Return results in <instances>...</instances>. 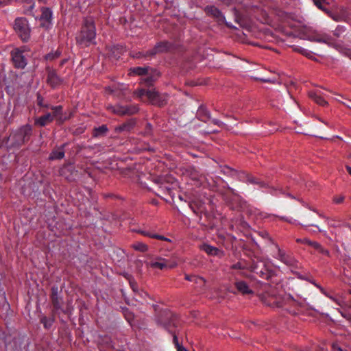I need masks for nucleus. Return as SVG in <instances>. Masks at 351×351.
<instances>
[{
  "mask_svg": "<svg viewBox=\"0 0 351 351\" xmlns=\"http://www.w3.org/2000/svg\"><path fill=\"white\" fill-rule=\"evenodd\" d=\"M108 89L109 90V91H110L111 93L113 92V90L110 89V88H108Z\"/></svg>",
  "mask_w": 351,
  "mask_h": 351,
  "instance_id": "nucleus-62",
  "label": "nucleus"
},
{
  "mask_svg": "<svg viewBox=\"0 0 351 351\" xmlns=\"http://www.w3.org/2000/svg\"><path fill=\"white\" fill-rule=\"evenodd\" d=\"M156 183L158 184V191L156 194L158 196L162 195H171L173 186L168 182H166L165 179L160 178L156 180Z\"/></svg>",
  "mask_w": 351,
  "mask_h": 351,
  "instance_id": "nucleus-12",
  "label": "nucleus"
},
{
  "mask_svg": "<svg viewBox=\"0 0 351 351\" xmlns=\"http://www.w3.org/2000/svg\"><path fill=\"white\" fill-rule=\"evenodd\" d=\"M254 271L256 273V274H259V272L258 271L256 270V268L254 269Z\"/></svg>",
  "mask_w": 351,
  "mask_h": 351,
  "instance_id": "nucleus-63",
  "label": "nucleus"
},
{
  "mask_svg": "<svg viewBox=\"0 0 351 351\" xmlns=\"http://www.w3.org/2000/svg\"><path fill=\"white\" fill-rule=\"evenodd\" d=\"M296 242L306 244L307 245H310L311 247H312V245L311 244V243H317V241H311V240L308 239L307 238L297 239Z\"/></svg>",
  "mask_w": 351,
  "mask_h": 351,
  "instance_id": "nucleus-37",
  "label": "nucleus"
},
{
  "mask_svg": "<svg viewBox=\"0 0 351 351\" xmlns=\"http://www.w3.org/2000/svg\"><path fill=\"white\" fill-rule=\"evenodd\" d=\"M160 73L156 69H151L149 73L145 75V77L141 78L140 84L145 86H152L154 83L159 78Z\"/></svg>",
  "mask_w": 351,
  "mask_h": 351,
  "instance_id": "nucleus-9",
  "label": "nucleus"
},
{
  "mask_svg": "<svg viewBox=\"0 0 351 351\" xmlns=\"http://www.w3.org/2000/svg\"><path fill=\"white\" fill-rule=\"evenodd\" d=\"M41 15L40 16V25L42 27L49 28L52 20L53 12L49 8H41Z\"/></svg>",
  "mask_w": 351,
  "mask_h": 351,
  "instance_id": "nucleus-10",
  "label": "nucleus"
},
{
  "mask_svg": "<svg viewBox=\"0 0 351 351\" xmlns=\"http://www.w3.org/2000/svg\"><path fill=\"white\" fill-rule=\"evenodd\" d=\"M206 11L207 12L208 14L212 15L215 18H220L221 16H222L221 11L213 5L207 6L206 8Z\"/></svg>",
  "mask_w": 351,
  "mask_h": 351,
  "instance_id": "nucleus-26",
  "label": "nucleus"
},
{
  "mask_svg": "<svg viewBox=\"0 0 351 351\" xmlns=\"http://www.w3.org/2000/svg\"><path fill=\"white\" fill-rule=\"evenodd\" d=\"M202 112H204V113L205 118H206L207 119H211L210 114V112H208L207 110H200L198 112L199 115H201V113H202Z\"/></svg>",
  "mask_w": 351,
  "mask_h": 351,
  "instance_id": "nucleus-41",
  "label": "nucleus"
},
{
  "mask_svg": "<svg viewBox=\"0 0 351 351\" xmlns=\"http://www.w3.org/2000/svg\"><path fill=\"white\" fill-rule=\"evenodd\" d=\"M346 226L349 228L350 229V230H351V226L350 224H346Z\"/></svg>",
  "mask_w": 351,
  "mask_h": 351,
  "instance_id": "nucleus-60",
  "label": "nucleus"
},
{
  "mask_svg": "<svg viewBox=\"0 0 351 351\" xmlns=\"http://www.w3.org/2000/svg\"><path fill=\"white\" fill-rule=\"evenodd\" d=\"M32 130V127L29 125H23L19 129L15 134L19 145L24 144L29 139Z\"/></svg>",
  "mask_w": 351,
  "mask_h": 351,
  "instance_id": "nucleus-8",
  "label": "nucleus"
},
{
  "mask_svg": "<svg viewBox=\"0 0 351 351\" xmlns=\"http://www.w3.org/2000/svg\"><path fill=\"white\" fill-rule=\"evenodd\" d=\"M318 8H319V9H320V10H323V11H324V12H326L327 14H329V13H330V12H329V11H328L326 8H324L323 5H320V6H319V7H318Z\"/></svg>",
  "mask_w": 351,
  "mask_h": 351,
  "instance_id": "nucleus-51",
  "label": "nucleus"
},
{
  "mask_svg": "<svg viewBox=\"0 0 351 351\" xmlns=\"http://www.w3.org/2000/svg\"><path fill=\"white\" fill-rule=\"evenodd\" d=\"M39 3L46 4L48 0H37Z\"/></svg>",
  "mask_w": 351,
  "mask_h": 351,
  "instance_id": "nucleus-55",
  "label": "nucleus"
},
{
  "mask_svg": "<svg viewBox=\"0 0 351 351\" xmlns=\"http://www.w3.org/2000/svg\"><path fill=\"white\" fill-rule=\"evenodd\" d=\"M41 323L43 324L44 327L47 329H49L51 327L53 323V318H49L46 316H43L40 319Z\"/></svg>",
  "mask_w": 351,
  "mask_h": 351,
  "instance_id": "nucleus-32",
  "label": "nucleus"
},
{
  "mask_svg": "<svg viewBox=\"0 0 351 351\" xmlns=\"http://www.w3.org/2000/svg\"><path fill=\"white\" fill-rule=\"evenodd\" d=\"M221 172L223 174L229 176H233L236 175V173H237L234 169H233L228 166L221 167Z\"/></svg>",
  "mask_w": 351,
  "mask_h": 351,
  "instance_id": "nucleus-31",
  "label": "nucleus"
},
{
  "mask_svg": "<svg viewBox=\"0 0 351 351\" xmlns=\"http://www.w3.org/2000/svg\"><path fill=\"white\" fill-rule=\"evenodd\" d=\"M312 245V247L315 249L316 250H317L319 253H321L323 255H325L328 257H330V252L324 248L320 243H311Z\"/></svg>",
  "mask_w": 351,
  "mask_h": 351,
  "instance_id": "nucleus-27",
  "label": "nucleus"
},
{
  "mask_svg": "<svg viewBox=\"0 0 351 351\" xmlns=\"http://www.w3.org/2000/svg\"><path fill=\"white\" fill-rule=\"evenodd\" d=\"M309 97L311 98L316 104L319 106H326L328 102L322 96L319 91H310L308 93Z\"/></svg>",
  "mask_w": 351,
  "mask_h": 351,
  "instance_id": "nucleus-18",
  "label": "nucleus"
},
{
  "mask_svg": "<svg viewBox=\"0 0 351 351\" xmlns=\"http://www.w3.org/2000/svg\"><path fill=\"white\" fill-rule=\"evenodd\" d=\"M295 50L299 51L300 53H301L302 54L306 56H308L310 55V52L308 51L306 49H297L295 48Z\"/></svg>",
  "mask_w": 351,
  "mask_h": 351,
  "instance_id": "nucleus-42",
  "label": "nucleus"
},
{
  "mask_svg": "<svg viewBox=\"0 0 351 351\" xmlns=\"http://www.w3.org/2000/svg\"><path fill=\"white\" fill-rule=\"evenodd\" d=\"M136 125V120L134 119H129L124 122L123 124L118 125L115 128L116 132L121 133L123 132L131 131Z\"/></svg>",
  "mask_w": 351,
  "mask_h": 351,
  "instance_id": "nucleus-15",
  "label": "nucleus"
},
{
  "mask_svg": "<svg viewBox=\"0 0 351 351\" xmlns=\"http://www.w3.org/2000/svg\"><path fill=\"white\" fill-rule=\"evenodd\" d=\"M275 248L276 250V254L274 255V257L286 265L294 267L296 265L295 259L289 254H287L283 250H282L278 244H275Z\"/></svg>",
  "mask_w": 351,
  "mask_h": 351,
  "instance_id": "nucleus-7",
  "label": "nucleus"
},
{
  "mask_svg": "<svg viewBox=\"0 0 351 351\" xmlns=\"http://www.w3.org/2000/svg\"><path fill=\"white\" fill-rule=\"evenodd\" d=\"M346 169H347L348 173L351 176V167L346 166Z\"/></svg>",
  "mask_w": 351,
  "mask_h": 351,
  "instance_id": "nucleus-54",
  "label": "nucleus"
},
{
  "mask_svg": "<svg viewBox=\"0 0 351 351\" xmlns=\"http://www.w3.org/2000/svg\"><path fill=\"white\" fill-rule=\"evenodd\" d=\"M212 122L215 125H218L219 127H222V126H223L225 125L222 121H219L218 119H212Z\"/></svg>",
  "mask_w": 351,
  "mask_h": 351,
  "instance_id": "nucleus-44",
  "label": "nucleus"
},
{
  "mask_svg": "<svg viewBox=\"0 0 351 351\" xmlns=\"http://www.w3.org/2000/svg\"><path fill=\"white\" fill-rule=\"evenodd\" d=\"M315 5L318 8L319 6L323 5V3H324V2L321 1L320 0H313Z\"/></svg>",
  "mask_w": 351,
  "mask_h": 351,
  "instance_id": "nucleus-49",
  "label": "nucleus"
},
{
  "mask_svg": "<svg viewBox=\"0 0 351 351\" xmlns=\"http://www.w3.org/2000/svg\"><path fill=\"white\" fill-rule=\"evenodd\" d=\"M235 287L239 291L243 294H248L252 292V290L248 287L247 284L242 280L236 282Z\"/></svg>",
  "mask_w": 351,
  "mask_h": 351,
  "instance_id": "nucleus-22",
  "label": "nucleus"
},
{
  "mask_svg": "<svg viewBox=\"0 0 351 351\" xmlns=\"http://www.w3.org/2000/svg\"><path fill=\"white\" fill-rule=\"evenodd\" d=\"M177 351H187V350L183 346H180L177 348Z\"/></svg>",
  "mask_w": 351,
  "mask_h": 351,
  "instance_id": "nucleus-52",
  "label": "nucleus"
},
{
  "mask_svg": "<svg viewBox=\"0 0 351 351\" xmlns=\"http://www.w3.org/2000/svg\"><path fill=\"white\" fill-rule=\"evenodd\" d=\"M332 351H343L337 343L332 344Z\"/></svg>",
  "mask_w": 351,
  "mask_h": 351,
  "instance_id": "nucleus-43",
  "label": "nucleus"
},
{
  "mask_svg": "<svg viewBox=\"0 0 351 351\" xmlns=\"http://www.w3.org/2000/svg\"><path fill=\"white\" fill-rule=\"evenodd\" d=\"M325 295L326 296H328L330 299H331L332 300L335 301V302H337L336 299H335L332 296H330V295H328V294L325 293Z\"/></svg>",
  "mask_w": 351,
  "mask_h": 351,
  "instance_id": "nucleus-56",
  "label": "nucleus"
},
{
  "mask_svg": "<svg viewBox=\"0 0 351 351\" xmlns=\"http://www.w3.org/2000/svg\"><path fill=\"white\" fill-rule=\"evenodd\" d=\"M57 288L52 289V294H51V302L53 306V308L56 311H63L62 308V299L59 298L57 292Z\"/></svg>",
  "mask_w": 351,
  "mask_h": 351,
  "instance_id": "nucleus-17",
  "label": "nucleus"
},
{
  "mask_svg": "<svg viewBox=\"0 0 351 351\" xmlns=\"http://www.w3.org/2000/svg\"><path fill=\"white\" fill-rule=\"evenodd\" d=\"M261 275L263 274V272L262 271H260Z\"/></svg>",
  "mask_w": 351,
  "mask_h": 351,
  "instance_id": "nucleus-64",
  "label": "nucleus"
},
{
  "mask_svg": "<svg viewBox=\"0 0 351 351\" xmlns=\"http://www.w3.org/2000/svg\"><path fill=\"white\" fill-rule=\"evenodd\" d=\"M152 68L149 66H136L130 69V74L138 75V76H145V75L149 73Z\"/></svg>",
  "mask_w": 351,
  "mask_h": 351,
  "instance_id": "nucleus-20",
  "label": "nucleus"
},
{
  "mask_svg": "<svg viewBox=\"0 0 351 351\" xmlns=\"http://www.w3.org/2000/svg\"><path fill=\"white\" fill-rule=\"evenodd\" d=\"M190 208L193 210V211L197 213L196 210L194 208L193 205L192 204H190Z\"/></svg>",
  "mask_w": 351,
  "mask_h": 351,
  "instance_id": "nucleus-57",
  "label": "nucleus"
},
{
  "mask_svg": "<svg viewBox=\"0 0 351 351\" xmlns=\"http://www.w3.org/2000/svg\"><path fill=\"white\" fill-rule=\"evenodd\" d=\"M50 109L53 111V114L52 115L54 117H58V115L62 114V106H51Z\"/></svg>",
  "mask_w": 351,
  "mask_h": 351,
  "instance_id": "nucleus-36",
  "label": "nucleus"
},
{
  "mask_svg": "<svg viewBox=\"0 0 351 351\" xmlns=\"http://www.w3.org/2000/svg\"><path fill=\"white\" fill-rule=\"evenodd\" d=\"M201 249L208 255L216 256L218 254L219 250L215 247L211 246L208 244L202 245Z\"/></svg>",
  "mask_w": 351,
  "mask_h": 351,
  "instance_id": "nucleus-25",
  "label": "nucleus"
},
{
  "mask_svg": "<svg viewBox=\"0 0 351 351\" xmlns=\"http://www.w3.org/2000/svg\"><path fill=\"white\" fill-rule=\"evenodd\" d=\"M53 120V117L50 113H47L46 114L41 116L35 119V125L44 127L48 123L52 122Z\"/></svg>",
  "mask_w": 351,
  "mask_h": 351,
  "instance_id": "nucleus-19",
  "label": "nucleus"
},
{
  "mask_svg": "<svg viewBox=\"0 0 351 351\" xmlns=\"http://www.w3.org/2000/svg\"><path fill=\"white\" fill-rule=\"evenodd\" d=\"M60 55H61V51L58 49L55 51H52V52L47 53L45 58L47 60L52 61L55 59L58 58L60 56Z\"/></svg>",
  "mask_w": 351,
  "mask_h": 351,
  "instance_id": "nucleus-29",
  "label": "nucleus"
},
{
  "mask_svg": "<svg viewBox=\"0 0 351 351\" xmlns=\"http://www.w3.org/2000/svg\"><path fill=\"white\" fill-rule=\"evenodd\" d=\"M43 107L47 108H50L51 106H49V105H48V104H44Z\"/></svg>",
  "mask_w": 351,
  "mask_h": 351,
  "instance_id": "nucleus-59",
  "label": "nucleus"
},
{
  "mask_svg": "<svg viewBox=\"0 0 351 351\" xmlns=\"http://www.w3.org/2000/svg\"><path fill=\"white\" fill-rule=\"evenodd\" d=\"M184 278L186 280L193 282L194 283L199 285L200 286H204L206 283V280L204 278L195 275L186 274Z\"/></svg>",
  "mask_w": 351,
  "mask_h": 351,
  "instance_id": "nucleus-24",
  "label": "nucleus"
},
{
  "mask_svg": "<svg viewBox=\"0 0 351 351\" xmlns=\"http://www.w3.org/2000/svg\"><path fill=\"white\" fill-rule=\"evenodd\" d=\"M47 81V83L53 88L57 87L61 84L62 82L54 71H51L48 73Z\"/></svg>",
  "mask_w": 351,
  "mask_h": 351,
  "instance_id": "nucleus-16",
  "label": "nucleus"
},
{
  "mask_svg": "<svg viewBox=\"0 0 351 351\" xmlns=\"http://www.w3.org/2000/svg\"><path fill=\"white\" fill-rule=\"evenodd\" d=\"M171 47V44L167 41H161L157 43L153 49L148 50V54H151L152 57L158 53L168 51Z\"/></svg>",
  "mask_w": 351,
  "mask_h": 351,
  "instance_id": "nucleus-13",
  "label": "nucleus"
},
{
  "mask_svg": "<svg viewBox=\"0 0 351 351\" xmlns=\"http://www.w3.org/2000/svg\"><path fill=\"white\" fill-rule=\"evenodd\" d=\"M173 343H174L175 346H176V348H178V346H180V345L179 344V342H178V337L175 333L173 334Z\"/></svg>",
  "mask_w": 351,
  "mask_h": 351,
  "instance_id": "nucleus-45",
  "label": "nucleus"
},
{
  "mask_svg": "<svg viewBox=\"0 0 351 351\" xmlns=\"http://www.w3.org/2000/svg\"><path fill=\"white\" fill-rule=\"evenodd\" d=\"M147 266L153 268V269H158L160 270H162L166 268H173L176 265H168L167 261L165 258L157 257L152 261H150L149 263H147Z\"/></svg>",
  "mask_w": 351,
  "mask_h": 351,
  "instance_id": "nucleus-11",
  "label": "nucleus"
},
{
  "mask_svg": "<svg viewBox=\"0 0 351 351\" xmlns=\"http://www.w3.org/2000/svg\"><path fill=\"white\" fill-rule=\"evenodd\" d=\"M147 97L149 102L158 106H163L167 102L168 95L166 94H160L156 89L148 90Z\"/></svg>",
  "mask_w": 351,
  "mask_h": 351,
  "instance_id": "nucleus-6",
  "label": "nucleus"
},
{
  "mask_svg": "<svg viewBox=\"0 0 351 351\" xmlns=\"http://www.w3.org/2000/svg\"><path fill=\"white\" fill-rule=\"evenodd\" d=\"M130 284L131 285V287L132 289H133L134 291H136V289H137V285L135 282H132V281H130Z\"/></svg>",
  "mask_w": 351,
  "mask_h": 351,
  "instance_id": "nucleus-48",
  "label": "nucleus"
},
{
  "mask_svg": "<svg viewBox=\"0 0 351 351\" xmlns=\"http://www.w3.org/2000/svg\"><path fill=\"white\" fill-rule=\"evenodd\" d=\"M43 101H44L43 97L41 96L40 94L38 93L37 94V103H38V105L40 106H44Z\"/></svg>",
  "mask_w": 351,
  "mask_h": 351,
  "instance_id": "nucleus-40",
  "label": "nucleus"
},
{
  "mask_svg": "<svg viewBox=\"0 0 351 351\" xmlns=\"http://www.w3.org/2000/svg\"><path fill=\"white\" fill-rule=\"evenodd\" d=\"M228 189L230 190V191L232 193H234V191L233 189L230 188V187H228Z\"/></svg>",
  "mask_w": 351,
  "mask_h": 351,
  "instance_id": "nucleus-58",
  "label": "nucleus"
},
{
  "mask_svg": "<svg viewBox=\"0 0 351 351\" xmlns=\"http://www.w3.org/2000/svg\"><path fill=\"white\" fill-rule=\"evenodd\" d=\"M108 132V128L106 125H102L98 128H95L94 136H99L104 135Z\"/></svg>",
  "mask_w": 351,
  "mask_h": 351,
  "instance_id": "nucleus-30",
  "label": "nucleus"
},
{
  "mask_svg": "<svg viewBox=\"0 0 351 351\" xmlns=\"http://www.w3.org/2000/svg\"><path fill=\"white\" fill-rule=\"evenodd\" d=\"M344 200V196H338V197H335L333 198V202L335 204H341L343 202Z\"/></svg>",
  "mask_w": 351,
  "mask_h": 351,
  "instance_id": "nucleus-39",
  "label": "nucleus"
},
{
  "mask_svg": "<svg viewBox=\"0 0 351 351\" xmlns=\"http://www.w3.org/2000/svg\"><path fill=\"white\" fill-rule=\"evenodd\" d=\"M137 232L141 234L143 236L147 237L154 238V239H156L161 240V241H171V240L169 239H168L162 235L154 234L149 231L139 230H137Z\"/></svg>",
  "mask_w": 351,
  "mask_h": 351,
  "instance_id": "nucleus-21",
  "label": "nucleus"
},
{
  "mask_svg": "<svg viewBox=\"0 0 351 351\" xmlns=\"http://www.w3.org/2000/svg\"><path fill=\"white\" fill-rule=\"evenodd\" d=\"M106 109L117 116H132L136 114L139 111L138 104L121 105L117 104L116 105L108 104Z\"/></svg>",
  "mask_w": 351,
  "mask_h": 351,
  "instance_id": "nucleus-2",
  "label": "nucleus"
},
{
  "mask_svg": "<svg viewBox=\"0 0 351 351\" xmlns=\"http://www.w3.org/2000/svg\"><path fill=\"white\" fill-rule=\"evenodd\" d=\"M346 31V27L344 26H341V25H338L336 29L334 30L333 32V35L336 37V38H339L341 36V35L345 32Z\"/></svg>",
  "mask_w": 351,
  "mask_h": 351,
  "instance_id": "nucleus-33",
  "label": "nucleus"
},
{
  "mask_svg": "<svg viewBox=\"0 0 351 351\" xmlns=\"http://www.w3.org/2000/svg\"><path fill=\"white\" fill-rule=\"evenodd\" d=\"M202 121H204V122H206V121H207V120H206V119H204V118H202Z\"/></svg>",
  "mask_w": 351,
  "mask_h": 351,
  "instance_id": "nucleus-61",
  "label": "nucleus"
},
{
  "mask_svg": "<svg viewBox=\"0 0 351 351\" xmlns=\"http://www.w3.org/2000/svg\"><path fill=\"white\" fill-rule=\"evenodd\" d=\"M328 15L335 21H337L339 20V17L332 14L330 12V13L328 14Z\"/></svg>",
  "mask_w": 351,
  "mask_h": 351,
  "instance_id": "nucleus-50",
  "label": "nucleus"
},
{
  "mask_svg": "<svg viewBox=\"0 0 351 351\" xmlns=\"http://www.w3.org/2000/svg\"><path fill=\"white\" fill-rule=\"evenodd\" d=\"M242 265L240 263H237L236 264H234L231 266V269H242Z\"/></svg>",
  "mask_w": 351,
  "mask_h": 351,
  "instance_id": "nucleus-46",
  "label": "nucleus"
},
{
  "mask_svg": "<svg viewBox=\"0 0 351 351\" xmlns=\"http://www.w3.org/2000/svg\"><path fill=\"white\" fill-rule=\"evenodd\" d=\"M262 301L265 305L271 307H280L282 305L281 299L277 296L263 295Z\"/></svg>",
  "mask_w": 351,
  "mask_h": 351,
  "instance_id": "nucleus-14",
  "label": "nucleus"
},
{
  "mask_svg": "<svg viewBox=\"0 0 351 351\" xmlns=\"http://www.w3.org/2000/svg\"><path fill=\"white\" fill-rule=\"evenodd\" d=\"M14 29L23 42H27L30 38V28L27 20L24 17L15 19Z\"/></svg>",
  "mask_w": 351,
  "mask_h": 351,
  "instance_id": "nucleus-4",
  "label": "nucleus"
},
{
  "mask_svg": "<svg viewBox=\"0 0 351 351\" xmlns=\"http://www.w3.org/2000/svg\"><path fill=\"white\" fill-rule=\"evenodd\" d=\"M126 319L130 322L133 319V315L131 313H126L125 315Z\"/></svg>",
  "mask_w": 351,
  "mask_h": 351,
  "instance_id": "nucleus-47",
  "label": "nucleus"
},
{
  "mask_svg": "<svg viewBox=\"0 0 351 351\" xmlns=\"http://www.w3.org/2000/svg\"><path fill=\"white\" fill-rule=\"evenodd\" d=\"M64 145H62L58 149L53 150L49 156V159L53 160L63 158L64 157Z\"/></svg>",
  "mask_w": 351,
  "mask_h": 351,
  "instance_id": "nucleus-23",
  "label": "nucleus"
},
{
  "mask_svg": "<svg viewBox=\"0 0 351 351\" xmlns=\"http://www.w3.org/2000/svg\"><path fill=\"white\" fill-rule=\"evenodd\" d=\"M96 27L92 17H86L80 31L75 37L76 43L82 47H88L91 45H96Z\"/></svg>",
  "mask_w": 351,
  "mask_h": 351,
  "instance_id": "nucleus-1",
  "label": "nucleus"
},
{
  "mask_svg": "<svg viewBox=\"0 0 351 351\" xmlns=\"http://www.w3.org/2000/svg\"><path fill=\"white\" fill-rule=\"evenodd\" d=\"M101 341L102 342L105 343L107 345L108 348H112V347L111 339H110V337L106 335V336H104V337L101 338Z\"/></svg>",
  "mask_w": 351,
  "mask_h": 351,
  "instance_id": "nucleus-38",
  "label": "nucleus"
},
{
  "mask_svg": "<svg viewBox=\"0 0 351 351\" xmlns=\"http://www.w3.org/2000/svg\"><path fill=\"white\" fill-rule=\"evenodd\" d=\"M133 58H149L152 57L151 54H148V51H138L136 53H134L132 55Z\"/></svg>",
  "mask_w": 351,
  "mask_h": 351,
  "instance_id": "nucleus-34",
  "label": "nucleus"
},
{
  "mask_svg": "<svg viewBox=\"0 0 351 351\" xmlns=\"http://www.w3.org/2000/svg\"><path fill=\"white\" fill-rule=\"evenodd\" d=\"M344 53L346 56H351V51L350 49H346Z\"/></svg>",
  "mask_w": 351,
  "mask_h": 351,
  "instance_id": "nucleus-53",
  "label": "nucleus"
},
{
  "mask_svg": "<svg viewBox=\"0 0 351 351\" xmlns=\"http://www.w3.org/2000/svg\"><path fill=\"white\" fill-rule=\"evenodd\" d=\"M308 39L311 41L326 44L339 51L343 49L341 44L339 43L336 38H332L330 35L325 32L315 31L308 36Z\"/></svg>",
  "mask_w": 351,
  "mask_h": 351,
  "instance_id": "nucleus-3",
  "label": "nucleus"
},
{
  "mask_svg": "<svg viewBox=\"0 0 351 351\" xmlns=\"http://www.w3.org/2000/svg\"><path fill=\"white\" fill-rule=\"evenodd\" d=\"M132 247L141 252H145L148 250V246L145 243L139 241L133 243Z\"/></svg>",
  "mask_w": 351,
  "mask_h": 351,
  "instance_id": "nucleus-28",
  "label": "nucleus"
},
{
  "mask_svg": "<svg viewBox=\"0 0 351 351\" xmlns=\"http://www.w3.org/2000/svg\"><path fill=\"white\" fill-rule=\"evenodd\" d=\"M26 47H22L21 48H16L11 52L12 59L14 65L17 69H24L27 65V59L23 55L25 51H27Z\"/></svg>",
  "mask_w": 351,
  "mask_h": 351,
  "instance_id": "nucleus-5",
  "label": "nucleus"
},
{
  "mask_svg": "<svg viewBox=\"0 0 351 351\" xmlns=\"http://www.w3.org/2000/svg\"><path fill=\"white\" fill-rule=\"evenodd\" d=\"M147 92H148V90H145V88H138L134 92V95L138 98L142 99L144 95L147 96Z\"/></svg>",
  "mask_w": 351,
  "mask_h": 351,
  "instance_id": "nucleus-35",
  "label": "nucleus"
}]
</instances>
